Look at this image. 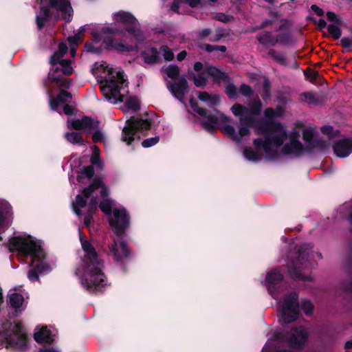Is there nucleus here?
I'll list each match as a JSON object with an SVG mask.
<instances>
[{
    "label": "nucleus",
    "mask_w": 352,
    "mask_h": 352,
    "mask_svg": "<svg viewBox=\"0 0 352 352\" xmlns=\"http://www.w3.org/2000/svg\"><path fill=\"white\" fill-rule=\"evenodd\" d=\"M299 138L298 132L293 131L287 135L281 124H274L266 131L264 140L261 138L254 140L255 151L251 147H247L243 151V156L253 162L262 159L263 151L268 158H274L280 153L298 156L305 151L298 140Z\"/></svg>",
    "instance_id": "f257e3e1"
},
{
    "label": "nucleus",
    "mask_w": 352,
    "mask_h": 352,
    "mask_svg": "<svg viewBox=\"0 0 352 352\" xmlns=\"http://www.w3.org/2000/svg\"><path fill=\"white\" fill-rule=\"evenodd\" d=\"M83 258L75 270L81 286L90 293L101 292L106 285V276L102 271L103 263L99 258L93 245L83 239L80 233Z\"/></svg>",
    "instance_id": "f03ea898"
},
{
    "label": "nucleus",
    "mask_w": 352,
    "mask_h": 352,
    "mask_svg": "<svg viewBox=\"0 0 352 352\" xmlns=\"http://www.w3.org/2000/svg\"><path fill=\"white\" fill-rule=\"evenodd\" d=\"M91 72L98 79L100 90L107 101L117 104L124 100L127 80L121 69L113 68L106 62L100 61L94 64Z\"/></svg>",
    "instance_id": "7ed1b4c3"
},
{
    "label": "nucleus",
    "mask_w": 352,
    "mask_h": 352,
    "mask_svg": "<svg viewBox=\"0 0 352 352\" xmlns=\"http://www.w3.org/2000/svg\"><path fill=\"white\" fill-rule=\"evenodd\" d=\"M262 107L259 99L254 100L248 106L234 104L231 107L232 113L239 118V126L236 129L230 124L221 128L222 132L236 143L248 136L250 133V127L254 121V117L260 113Z\"/></svg>",
    "instance_id": "20e7f679"
},
{
    "label": "nucleus",
    "mask_w": 352,
    "mask_h": 352,
    "mask_svg": "<svg viewBox=\"0 0 352 352\" xmlns=\"http://www.w3.org/2000/svg\"><path fill=\"white\" fill-rule=\"evenodd\" d=\"M10 249L19 251L31 257L33 268L28 274L30 280L36 281L38 278L37 272H43L48 270V266L45 262V254L40 243L36 242L32 236L12 238L10 241Z\"/></svg>",
    "instance_id": "39448f33"
},
{
    "label": "nucleus",
    "mask_w": 352,
    "mask_h": 352,
    "mask_svg": "<svg viewBox=\"0 0 352 352\" xmlns=\"http://www.w3.org/2000/svg\"><path fill=\"white\" fill-rule=\"evenodd\" d=\"M89 31L92 36V41L87 43L85 50L93 54H99L102 47L111 48L118 51L129 50L130 47L124 42H118L111 38L109 34H116L120 32L117 28L109 26H97L96 25H85L79 28L80 34Z\"/></svg>",
    "instance_id": "423d86ee"
},
{
    "label": "nucleus",
    "mask_w": 352,
    "mask_h": 352,
    "mask_svg": "<svg viewBox=\"0 0 352 352\" xmlns=\"http://www.w3.org/2000/svg\"><path fill=\"white\" fill-rule=\"evenodd\" d=\"M283 276L277 270H272L267 273L265 281L269 292L273 298L277 300L278 305L279 320L282 324H287L294 321L298 316L297 295L291 294L280 300L275 291V285L282 280Z\"/></svg>",
    "instance_id": "0eeeda50"
},
{
    "label": "nucleus",
    "mask_w": 352,
    "mask_h": 352,
    "mask_svg": "<svg viewBox=\"0 0 352 352\" xmlns=\"http://www.w3.org/2000/svg\"><path fill=\"white\" fill-rule=\"evenodd\" d=\"M40 3L41 10L36 16L39 29L50 19H62L66 22L71 21L73 10L67 0H40Z\"/></svg>",
    "instance_id": "6e6552de"
},
{
    "label": "nucleus",
    "mask_w": 352,
    "mask_h": 352,
    "mask_svg": "<svg viewBox=\"0 0 352 352\" xmlns=\"http://www.w3.org/2000/svg\"><path fill=\"white\" fill-rule=\"evenodd\" d=\"M67 52V47L65 43H60L58 50L50 58L52 69L49 73V80L58 86L60 89L68 88L71 82L64 78L65 75H70L73 72L70 61L62 59Z\"/></svg>",
    "instance_id": "1a4fd4ad"
},
{
    "label": "nucleus",
    "mask_w": 352,
    "mask_h": 352,
    "mask_svg": "<svg viewBox=\"0 0 352 352\" xmlns=\"http://www.w3.org/2000/svg\"><path fill=\"white\" fill-rule=\"evenodd\" d=\"M0 344L8 349L24 351L27 346L25 333L16 323L0 322Z\"/></svg>",
    "instance_id": "9d476101"
},
{
    "label": "nucleus",
    "mask_w": 352,
    "mask_h": 352,
    "mask_svg": "<svg viewBox=\"0 0 352 352\" xmlns=\"http://www.w3.org/2000/svg\"><path fill=\"white\" fill-rule=\"evenodd\" d=\"M113 26L111 28L120 30L116 35L124 36L127 32L135 40L144 38L143 32L139 28V23L135 17L128 12L119 11L113 15ZM111 36L113 34H109ZM116 36V34H113Z\"/></svg>",
    "instance_id": "9b49d317"
},
{
    "label": "nucleus",
    "mask_w": 352,
    "mask_h": 352,
    "mask_svg": "<svg viewBox=\"0 0 352 352\" xmlns=\"http://www.w3.org/2000/svg\"><path fill=\"white\" fill-rule=\"evenodd\" d=\"M100 187L101 188V197L103 198L107 197L109 194V190L105 186L102 185V181L100 179H95L89 186L85 188L80 194L76 195L75 202L72 204V206L74 212L78 216H80L81 214L80 208L85 206L87 199L91 197V199L94 198L93 196V192L96 188ZM95 199L96 198L95 197Z\"/></svg>",
    "instance_id": "f8f14e48"
},
{
    "label": "nucleus",
    "mask_w": 352,
    "mask_h": 352,
    "mask_svg": "<svg viewBox=\"0 0 352 352\" xmlns=\"http://www.w3.org/2000/svg\"><path fill=\"white\" fill-rule=\"evenodd\" d=\"M190 103L192 109L206 119L201 122V124L207 131H212L215 125L219 123L227 122L231 120L230 118L216 110H214L212 113H208L206 110L200 108L192 100H190Z\"/></svg>",
    "instance_id": "ddd939ff"
},
{
    "label": "nucleus",
    "mask_w": 352,
    "mask_h": 352,
    "mask_svg": "<svg viewBox=\"0 0 352 352\" xmlns=\"http://www.w3.org/2000/svg\"><path fill=\"white\" fill-rule=\"evenodd\" d=\"M151 127V122L148 119L131 118L126 121L122 130V140L130 144L135 138V133L138 131L147 130Z\"/></svg>",
    "instance_id": "4468645a"
},
{
    "label": "nucleus",
    "mask_w": 352,
    "mask_h": 352,
    "mask_svg": "<svg viewBox=\"0 0 352 352\" xmlns=\"http://www.w3.org/2000/svg\"><path fill=\"white\" fill-rule=\"evenodd\" d=\"M109 222L116 236H122L129 226V217L124 208H115L109 217Z\"/></svg>",
    "instance_id": "2eb2a0df"
},
{
    "label": "nucleus",
    "mask_w": 352,
    "mask_h": 352,
    "mask_svg": "<svg viewBox=\"0 0 352 352\" xmlns=\"http://www.w3.org/2000/svg\"><path fill=\"white\" fill-rule=\"evenodd\" d=\"M13 219L12 207L3 199H0V234L4 232L11 225ZM2 237L0 236V241Z\"/></svg>",
    "instance_id": "dca6fc26"
},
{
    "label": "nucleus",
    "mask_w": 352,
    "mask_h": 352,
    "mask_svg": "<svg viewBox=\"0 0 352 352\" xmlns=\"http://www.w3.org/2000/svg\"><path fill=\"white\" fill-rule=\"evenodd\" d=\"M50 97V105L52 110L56 111L59 105H63V111L66 115H72L74 112V108L67 105L71 99V94L65 91H60L57 99L52 96V91H48Z\"/></svg>",
    "instance_id": "f3484780"
},
{
    "label": "nucleus",
    "mask_w": 352,
    "mask_h": 352,
    "mask_svg": "<svg viewBox=\"0 0 352 352\" xmlns=\"http://www.w3.org/2000/svg\"><path fill=\"white\" fill-rule=\"evenodd\" d=\"M311 249L312 245L310 244H306L301 248L298 260L293 264L292 267H289V274L292 278L305 279V277L300 273V269L301 268V265H305V267L307 266L302 261L305 260V258L308 260L310 257V254L309 252H307V251Z\"/></svg>",
    "instance_id": "a211bd4d"
},
{
    "label": "nucleus",
    "mask_w": 352,
    "mask_h": 352,
    "mask_svg": "<svg viewBox=\"0 0 352 352\" xmlns=\"http://www.w3.org/2000/svg\"><path fill=\"white\" fill-rule=\"evenodd\" d=\"M307 339V333L304 327L293 329L286 336V341L292 348L300 349L306 342Z\"/></svg>",
    "instance_id": "6ab92c4d"
},
{
    "label": "nucleus",
    "mask_w": 352,
    "mask_h": 352,
    "mask_svg": "<svg viewBox=\"0 0 352 352\" xmlns=\"http://www.w3.org/2000/svg\"><path fill=\"white\" fill-rule=\"evenodd\" d=\"M67 126L76 130L91 133L99 127V123L98 121L85 116L81 119L68 120Z\"/></svg>",
    "instance_id": "aec40b11"
},
{
    "label": "nucleus",
    "mask_w": 352,
    "mask_h": 352,
    "mask_svg": "<svg viewBox=\"0 0 352 352\" xmlns=\"http://www.w3.org/2000/svg\"><path fill=\"white\" fill-rule=\"evenodd\" d=\"M109 254L115 260L121 261L128 256L129 251L124 241L118 239L113 240L109 247Z\"/></svg>",
    "instance_id": "412c9836"
},
{
    "label": "nucleus",
    "mask_w": 352,
    "mask_h": 352,
    "mask_svg": "<svg viewBox=\"0 0 352 352\" xmlns=\"http://www.w3.org/2000/svg\"><path fill=\"white\" fill-rule=\"evenodd\" d=\"M334 153L339 157H346L352 153V139L344 138L338 141L333 146Z\"/></svg>",
    "instance_id": "4be33fe9"
},
{
    "label": "nucleus",
    "mask_w": 352,
    "mask_h": 352,
    "mask_svg": "<svg viewBox=\"0 0 352 352\" xmlns=\"http://www.w3.org/2000/svg\"><path fill=\"white\" fill-rule=\"evenodd\" d=\"M168 87L175 97L184 103L183 98L188 90L186 80L181 78L177 82L170 83Z\"/></svg>",
    "instance_id": "5701e85b"
},
{
    "label": "nucleus",
    "mask_w": 352,
    "mask_h": 352,
    "mask_svg": "<svg viewBox=\"0 0 352 352\" xmlns=\"http://www.w3.org/2000/svg\"><path fill=\"white\" fill-rule=\"evenodd\" d=\"M34 337L37 342L50 343L54 340V334L46 327H42L34 333Z\"/></svg>",
    "instance_id": "b1692460"
},
{
    "label": "nucleus",
    "mask_w": 352,
    "mask_h": 352,
    "mask_svg": "<svg viewBox=\"0 0 352 352\" xmlns=\"http://www.w3.org/2000/svg\"><path fill=\"white\" fill-rule=\"evenodd\" d=\"M128 84L126 87V94L124 97V100L122 102H125V108L128 110H131L133 111H136L140 109V100L135 96H128V90H127ZM119 102H122V101H119ZM118 103V102H117Z\"/></svg>",
    "instance_id": "393cba45"
},
{
    "label": "nucleus",
    "mask_w": 352,
    "mask_h": 352,
    "mask_svg": "<svg viewBox=\"0 0 352 352\" xmlns=\"http://www.w3.org/2000/svg\"><path fill=\"white\" fill-rule=\"evenodd\" d=\"M142 56L146 63L153 64L157 63L160 60L159 53L155 48H149L145 50Z\"/></svg>",
    "instance_id": "a878e982"
},
{
    "label": "nucleus",
    "mask_w": 352,
    "mask_h": 352,
    "mask_svg": "<svg viewBox=\"0 0 352 352\" xmlns=\"http://www.w3.org/2000/svg\"><path fill=\"white\" fill-rule=\"evenodd\" d=\"M9 301L12 307L19 308L24 303V298L21 294L17 293L15 289H13L10 291Z\"/></svg>",
    "instance_id": "bb28decb"
},
{
    "label": "nucleus",
    "mask_w": 352,
    "mask_h": 352,
    "mask_svg": "<svg viewBox=\"0 0 352 352\" xmlns=\"http://www.w3.org/2000/svg\"><path fill=\"white\" fill-rule=\"evenodd\" d=\"M284 109L282 107H277L276 109L267 108L264 112L265 118L271 121L276 118L280 117L283 115Z\"/></svg>",
    "instance_id": "cd10ccee"
},
{
    "label": "nucleus",
    "mask_w": 352,
    "mask_h": 352,
    "mask_svg": "<svg viewBox=\"0 0 352 352\" xmlns=\"http://www.w3.org/2000/svg\"><path fill=\"white\" fill-rule=\"evenodd\" d=\"M198 98L201 101L206 102L208 106H213L219 102L218 96H211L206 92H199Z\"/></svg>",
    "instance_id": "c85d7f7f"
},
{
    "label": "nucleus",
    "mask_w": 352,
    "mask_h": 352,
    "mask_svg": "<svg viewBox=\"0 0 352 352\" xmlns=\"http://www.w3.org/2000/svg\"><path fill=\"white\" fill-rule=\"evenodd\" d=\"M97 207H98L97 199H95V198L91 199V200L88 204V206H87L89 214L87 215H86L84 219V223L87 226H89V225L91 223V217L90 214L91 212H93L94 211H95L96 210Z\"/></svg>",
    "instance_id": "c756f323"
},
{
    "label": "nucleus",
    "mask_w": 352,
    "mask_h": 352,
    "mask_svg": "<svg viewBox=\"0 0 352 352\" xmlns=\"http://www.w3.org/2000/svg\"><path fill=\"white\" fill-rule=\"evenodd\" d=\"M94 175V168L91 166L83 167L79 175H78V179L79 182H82L84 179H89Z\"/></svg>",
    "instance_id": "7c9ffc66"
},
{
    "label": "nucleus",
    "mask_w": 352,
    "mask_h": 352,
    "mask_svg": "<svg viewBox=\"0 0 352 352\" xmlns=\"http://www.w3.org/2000/svg\"><path fill=\"white\" fill-rule=\"evenodd\" d=\"M82 35L80 34L79 30H78V32L74 36L68 37V41L70 44V54L72 57H74L76 55V50L74 48V45L77 44L80 41L82 40Z\"/></svg>",
    "instance_id": "2f4dec72"
},
{
    "label": "nucleus",
    "mask_w": 352,
    "mask_h": 352,
    "mask_svg": "<svg viewBox=\"0 0 352 352\" xmlns=\"http://www.w3.org/2000/svg\"><path fill=\"white\" fill-rule=\"evenodd\" d=\"M65 138L72 144H84L82 137L77 132L66 133L65 134Z\"/></svg>",
    "instance_id": "473e14b6"
},
{
    "label": "nucleus",
    "mask_w": 352,
    "mask_h": 352,
    "mask_svg": "<svg viewBox=\"0 0 352 352\" xmlns=\"http://www.w3.org/2000/svg\"><path fill=\"white\" fill-rule=\"evenodd\" d=\"M166 74L170 78H175L179 74V69L177 66L175 65H170L164 68H163Z\"/></svg>",
    "instance_id": "72a5a7b5"
},
{
    "label": "nucleus",
    "mask_w": 352,
    "mask_h": 352,
    "mask_svg": "<svg viewBox=\"0 0 352 352\" xmlns=\"http://www.w3.org/2000/svg\"><path fill=\"white\" fill-rule=\"evenodd\" d=\"M340 23H332L328 26L329 33L332 36V37L335 39H338L341 36V31L340 29Z\"/></svg>",
    "instance_id": "f704fd0d"
},
{
    "label": "nucleus",
    "mask_w": 352,
    "mask_h": 352,
    "mask_svg": "<svg viewBox=\"0 0 352 352\" xmlns=\"http://www.w3.org/2000/svg\"><path fill=\"white\" fill-rule=\"evenodd\" d=\"M158 53L161 54L167 61L172 60L174 58L173 51L166 45L162 46Z\"/></svg>",
    "instance_id": "c9c22d12"
},
{
    "label": "nucleus",
    "mask_w": 352,
    "mask_h": 352,
    "mask_svg": "<svg viewBox=\"0 0 352 352\" xmlns=\"http://www.w3.org/2000/svg\"><path fill=\"white\" fill-rule=\"evenodd\" d=\"M300 306L306 315H309L313 311L314 306L309 300H302Z\"/></svg>",
    "instance_id": "e433bc0d"
},
{
    "label": "nucleus",
    "mask_w": 352,
    "mask_h": 352,
    "mask_svg": "<svg viewBox=\"0 0 352 352\" xmlns=\"http://www.w3.org/2000/svg\"><path fill=\"white\" fill-rule=\"evenodd\" d=\"M100 208L107 214H111V201L109 199L103 200L99 205Z\"/></svg>",
    "instance_id": "4c0bfd02"
},
{
    "label": "nucleus",
    "mask_w": 352,
    "mask_h": 352,
    "mask_svg": "<svg viewBox=\"0 0 352 352\" xmlns=\"http://www.w3.org/2000/svg\"><path fill=\"white\" fill-rule=\"evenodd\" d=\"M208 75L213 76L217 80H220L223 78V74L217 68L214 67H209L207 69Z\"/></svg>",
    "instance_id": "58836bf2"
},
{
    "label": "nucleus",
    "mask_w": 352,
    "mask_h": 352,
    "mask_svg": "<svg viewBox=\"0 0 352 352\" xmlns=\"http://www.w3.org/2000/svg\"><path fill=\"white\" fill-rule=\"evenodd\" d=\"M303 139L305 142L312 145V140L314 138V131L311 129H305L302 133Z\"/></svg>",
    "instance_id": "ea45409f"
},
{
    "label": "nucleus",
    "mask_w": 352,
    "mask_h": 352,
    "mask_svg": "<svg viewBox=\"0 0 352 352\" xmlns=\"http://www.w3.org/2000/svg\"><path fill=\"white\" fill-rule=\"evenodd\" d=\"M94 133L92 135V139L94 142H103L104 140V134L98 130V127L94 129Z\"/></svg>",
    "instance_id": "a19ab883"
},
{
    "label": "nucleus",
    "mask_w": 352,
    "mask_h": 352,
    "mask_svg": "<svg viewBox=\"0 0 352 352\" xmlns=\"http://www.w3.org/2000/svg\"><path fill=\"white\" fill-rule=\"evenodd\" d=\"M158 142H159L158 137L151 138L144 140L142 142V145L144 148H148L150 146H152L156 144Z\"/></svg>",
    "instance_id": "79ce46f5"
},
{
    "label": "nucleus",
    "mask_w": 352,
    "mask_h": 352,
    "mask_svg": "<svg viewBox=\"0 0 352 352\" xmlns=\"http://www.w3.org/2000/svg\"><path fill=\"white\" fill-rule=\"evenodd\" d=\"M302 96L303 98H302V100L307 103L311 104L317 101L316 97L313 93H305L302 95Z\"/></svg>",
    "instance_id": "37998d69"
},
{
    "label": "nucleus",
    "mask_w": 352,
    "mask_h": 352,
    "mask_svg": "<svg viewBox=\"0 0 352 352\" xmlns=\"http://www.w3.org/2000/svg\"><path fill=\"white\" fill-rule=\"evenodd\" d=\"M194 82L197 87H204L206 84V79L201 74H198L194 78Z\"/></svg>",
    "instance_id": "c03bdc74"
},
{
    "label": "nucleus",
    "mask_w": 352,
    "mask_h": 352,
    "mask_svg": "<svg viewBox=\"0 0 352 352\" xmlns=\"http://www.w3.org/2000/svg\"><path fill=\"white\" fill-rule=\"evenodd\" d=\"M240 92L245 96H250L252 94V90L250 86L243 84L241 85Z\"/></svg>",
    "instance_id": "a18cd8bd"
},
{
    "label": "nucleus",
    "mask_w": 352,
    "mask_h": 352,
    "mask_svg": "<svg viewBox=\"0 0 352 352\" xmlns=\"http://www.w3.org/2000/svg\"><path fill=\"white\" fill-rule=\"evenodd\" d=\"M226 93L230 98H234L237 94V89L234 85H228L226 87Z\"/></svg>",
    "instance_id": "49530a36"
},
{
    "label": "nucleus",
    "mask_w": 352,
    "mask_h": 352,
    "mask_svg": "<svg viewBox=\"0 0 352 352\" xmlns=\"http://www.w3.org/2000/svg\"><path fill=\"white\" fill-rule=\"evenodd\" d=\"M327 19L329 21H331L333 23H340V21L339 18L333 12H328L327 13Z\"/></svg>",
    "instance_id": "de8ad7c7"
},
{
    "label": "nucleus",
    "mask_w": 352,
    "mask_h": 352,
    "mask_svg": "<svg viewBox=\"0 0 352 352\" xmlns=\"http://www.w3.org/2000/svg\"><path fill=\"white\" fill-rule=\"evenodd\" d=\"M99 154V149L96 146H93V155L91 161L93 164H96Z\"/></svg>",
    "instance_id": "09e8293b"
},
{
    "label": "nucleus",
    "mask_w": 352,
    "mask_h": 352,
    "mask_svg": "<svg viewBox=\"0 0 352 352\" xmlns=\"http://www.w3.org/2000/svg\"><path fill=\"white\" fill-rule=\"evenodd\" d=\"M270 38V34L266 32L263 34H261L258 36V40L262 44H265L268 42Z\"/></svg>",
    "instance_id": "8fccbe9b"
},
{
    "label": "nucleus",
    "mask_w": 352,
    "mask_h": 352,
    "mask_svg": "<svg viewBox=\"0 0 352 352\" xmlns=\"http://www.w3.org/2000/svg\"><path fill=\"white\" fill-rule=\"evenodd\" d=\"M322 132L327 135H331L333 133V128L330 126H324L321 129Z\"/></svg>",
    "instance_id": "3c124183"
},
{
    "label": "nucleus",
    "mask_w": 352,
    "mask_h": 352,
    "mask_svg": "<svg viewBox=\"0 0 352 352\" xmlns=\"http://www.w3.org/2000/svg\"><path fill=\"white\" fill-rule=\"evenodd\" d=\"M182 3V1H175L171 6V10L177 13H182L179 10V5Z\"/></svg>",
    "instance_id": "603ef678"
},
{
    "label": "nucleus",
    "mask_w": 352,
    "mask_h": 352,
    "mask_svg": "<svg viewBox=\"0 0 352 352\" xmlns=\"http://www.w3.org/2000/svg\"><path fill=\"white\" fill-rule=\"evenodd\" d=\"M311 10L319 16L323 14V11L319 7L316 5H313L311 7Z\"/></svg>",
    "instance_id": "864d4df0"
},
{
    "label": "nucleus",
    "mask_w": 352,
    "mask_h": 352,
    "mask_svg": "<svg viewBox=\"0 0 352 352\" xmlns=\"http://www.w3.org/2000/svg\"><path fill=\"white\" fill-rule=\"evenodd\" d=\"M186 1L190 7L195 8L200 3L201 0H186Z\"/></svg>",
    "instance_id": "5fc2aeb1"
},
{
    "label": "nucleus",
    "mask_w": 352,
    "mask_h": 352,
    "mask_svg": "<svg viewBox=\"0 0 352 352\" xmlns=\"http://www.w3.org/2000/svg\"><path fill=\"white\" fill-rule=\"evenodd\" d=\"M186 55H187L186 52L183 50L177 54V59L179 61L183 60L186 58Z\"/></svg>",
    "instance_id": "6e6d98bb"
},
{
    "label": "nucleus",
    "mask_w": 352,
    "mask_h": 352,
    "mask_svg": "<svg viewBox=\"0 0 352 352\" xmlns=\"http://www.w3.org/2000/svg\"><path fill=\"white\" fill-rule=\"evenodd\" d=\"M341 43L342 45L346 47H350L351 45V41L346 38H342Z\"/></svg>",
    "instance_id": "4d7b16f0"
},
{
    "label": "nucleus",
    "mask_w": 352,
    "mask_h": 352,
    "mask_svg": "<svg viewBox=\"0 0 352 352\" xmlns=\"http://www.w3.org/2000/svg\"><path fill=\"white\" fill-rule=\"evenodd\" d=\"M211 31L210 29H204L200 32L201 37H206L210 34Z\"/></svg>",
    "instance_id": "13d9d810"
},
{
    "label": "nucleus",
    "mask_w": 352,
    "mask_h": 352,
    "mask_svg": "<svg viewBox=\"0 0 352 352\" xmlns=\"http://www.w3.org/2000/svg\"><path fill=\"white\" fill-rule=\"evenodd\" d=\"M316 23L320 29L324 28L326 26L325 21L322 19H319Z\"/></svg>",
    "instance_id": "bf43d9fd"
},
{
    "label": "nucleus",
    "mask_w": 352,
    "mask_h": 352,
    "mask_svg": "<svg viewBox=\"0 0 352 352\" xmlns=\"http://www.w3.org/2000/svg\"><path fill=\"white\" fill-rule=\"evenodd\" d=\"M204 50H206L207 52H212L215 50V45L207 44L204 46Z\"/></svg>",
    "instance_id": "052dcab7"
},
{
    "label": "nucleus",
    "mask_w": 352,
    "mask_h": 352,
    "mask_svg": "<svg viewBox=\"0 0 352 352\" xmlns=\"http://www.w3.org/2000/svg\"><path fill=\"white\" fill-rule=\"evenodd\" d=\"M202 67H203V65L201 63L199 62H197L195 63V65H194V69L196 71H200L202 69Z\"/></svg>",
    "instance_id": "680f3d73"
},
{
    "label": "nucleus",
    "mask_w": 352,
    "mask_h": 352,
    "mask_svg": "<svg viewBox=\"0 0 352 352\" xmlns=\"http://www.w3.org/2000/svg\"><path fill=\"white\" fill-rule=\"evenodd\" d=\"M40 352H59L58 350L54 349V348H46L40 350Z\"/></svg>",
    "instance_id": "e2e57ef3"
},
{
    "label": "nucleus",
    "mask_w": 352,
    "mask_h": 352,
    "mask_svg": "<svg viewBox=\"0 0 352 352\" xmlns=\"http://www.w3.org/2000/svg\"><path fill=\"white\" fill-rule=\"evenodd\" d=\"M215 50H218L221 52H225L226 50V47L223 45H215Z\"/></svg>",
    "instance_id": "0e129e2a"
},
{
    "label": "nucleus",
    "mask_w": 352,
    "mask_h": 352,
    "mask_svg": "<svg viewBox=\"0 0 352 352\" xmlns=\"http://www.w3.org/2000/svg\"><path fill=\"white\" fill-rule=\"evenodd\" d=\"M345 349L346 350L352 349V340L346 342Z\"/></svg>",
    "instance_id": "69168bd1"
},
{
    "label": "nucleus",
    "mask_w": 352,
    "mask_h": 352,
    "mask_svg": "<svg viewBox=\"0 0 352 352\" xmlns=\"http://www.w3.org/2000/svg\"><path fill=\"white\" fill-rule=\"evenodd\" d=\"M275 58L279 62L283 63L284 60V57L281 55H277L275 56Z\"/></svg>",
    "instance_id": "338daca9"
},
{
    "label": "nucleus",
    "mask_w": 352,
    "mask_h": 352,
    "mask_svg": "<svg viewBox=\"0 0 352 352\" xmlns=\"http://www.w3.org/2000/svg\"><path fill=\"white\" fill-rule=\"evenodd\" d=\"M228 17L226 16H224V15H221L220 16L218 19L219 21H228Z\"/></svg>",
    "instance_id": "774afa93"
}]
</instances>
